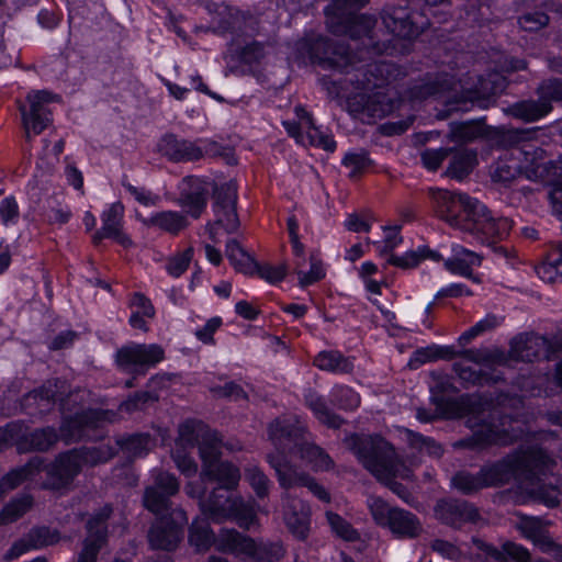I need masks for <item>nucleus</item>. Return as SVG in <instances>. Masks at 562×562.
<instances>
[{"label":"nucleus","instance_id":"a211bd4d","mask_svg":"<svg viewBox=\"0 0 562 562\" xmlns=\"http://www.w3.org/2000/svg\"><path fill=\"white\" fill-rule=\"evenodd\" d=\"M367 57L358 56L353 52V76L357 82L366 89L379 88L389 82L395 68L394 65L386 61H375L373 57L378 54L364 52Z\"/></svg>","mask_w":562,"mask_h":562},{"label":"nucleus","instance_id":"2f4dec72","mask_svg":"<svg viewBox=\"0 0 562 562\" xmlns=\"http://www.w3.org/2000/svg\"><path fill=\"white\" fill-rule=\"evenodd\" d=\"M284 521L290 532L300 540H304L310 531V507L300 499L285 494Z\"/></svg>","mask_w":562,"mask_h":562},{"label":"nucleus","instance_id":"f257e3e1","mask_svg":"<svg viewBox=\"0 0 562 562\" xmlns=\"http://www.w3.org/2000/svg\"><path fill=\"white\" fill-rule=\"evenodd\" d=\"M437 215L451 227L470 233L482 244L492 245L508 236L512 221L495 217L479 200L465 193L431 191Z\"/></svg>","mask_w":562,"mask_h":562},{"label":"nucleus","instance_id":"603ef678","mask_svg":"<svg viewBox=\"0 0 562 562\" xmlns=\"http://www.w3.org/2000/svg\"><path fill=\"white\" fill-rule=\"evenodd\" d=\"M33 505V497L24 494L7 504L0 512V525L13 522L23 516Z\"/></svg>","mask_w":562,"mask_h":562},{"label":"nucleus","instance_id":"774afa93","mask_svg":"<svg viewBox=\"0 0 562 562\" xmlns=\"http://www.w3.org/2000/svg\"><path fill=\"white\" fill-rule=\"evenodd\" d=\"M231 518H235L239 527L249 529L256 519V514L249 505L237 498L236 508L232 510Z\"/></svg>","mask_w":562,"mask_h":562},{"label":"nucleus","instance_id":"9b49d317","mask_svg":"<svg viewBox=\"0 0 562 562\" xmlns=\"http://www.w3.org/2000/svg\"><path fill=\"white\" fill-rule=\"evenodd\" d=\"M367 506L374 522L397 539H416L424 531L423 524L415 514L391 506L379 496H369Z\"/></svg>","mask_w":562,"mask_h":562},{"label":"nucleus","instance_id":"f8f14e48","mask_svg":"<svg viewBox=\"0 0 562 562\" xmlns=\"http://www.w3.org/2000/svg\"><path fill=\"white\" fill-rule=\"evenodd\" d=\"M213 210L215 213L214 223H209L206 229L209 231L211 239L216 243V227L221 226L227 234L237 232L240 222L236 213L237 188L235 182L229 181L221 186H216L213 192Z\"/></svg>","mask_w":562,"mask_h":562},{"label":"nucleus","instance_id":"7ed1b4c3","mask_svg":"<svg viewBox=\"0 0 562 562\" xmlns=\"http://www.w3.org/2000/svg\"><path fill=\"white\" fill-rule=\"evenodd\" d=\"M189 541L198 550H205L214 543L221 552L244 554L256 562H276L284 554L283 547L279 542H256L235 529H222L215 538L204 520L192 522Z\"/></svg>","mask_w":562,"mask_h":562},{"label":"nucleus","instance_id":"680f3d73","mask_svg":"<svg viewBox=\"0 0 562 562\" xmlns=\"http://www.w3.org/2000/svg\"><path fill=\"white\" fill-rule=\"evenodd\" d=\"M359 277L362 279L366 289L372 294L380 293V281L374 278L379 274L378 267L371 262L367 261L361 265L358 270Z\"/></svg>","mask_w":562,"mask_h":562},{"label":"nucleus","instance_id":"412c9836","mask_svg":"<svg viewBox=\"0 0 562 562\" xmlns=\"http://www.w3.org/2000/svg\"><path fill=\"white\" fill-rule=\"evenodd\" d=\"M66 394V382L59 379L46 381L40 389L29 392L22 401V405L34 408L30 414H45L52 409L57 401H63Z\"/></svg>","mask_w":562,"mask_h":562},{"label":"nucleus","instance_id":"a19ab883","mask_svg":"<svg viewBox=\"0 0 562 562\" xmlns=\"http://www.w3.org/2000/svg\"><path fill=\"white\" fill-rule=\"evenodd\" d=\"M450 155H452V158L446 170V175L457 180L464 179L477 162L476 153L472 149H451Z\"/></svg>","mask_w":562,"mask_h":562},{"label":"nucleus","instance_id":"473e14b6","mask_svg":"<svg viewBox=\"0 0 562 562\" xmlns=\"http://www.w3.org/2000/svg\"><path fill=\"white\" fill-rule=\"evenodd\" d=\"M325 24L335 36H349L351 33V0H333L325 8Z\"/></svg>","mask_w":562,"mask_h":562},{"label":"nucleus","instance_id":"6e6552de","mask_svg":"<svg viewBox=\"0 0 562 562\" xmlns=\"http://www.w3.org/2000/svg\"><path fill=\"white\" fill-rule=\"evenodd\" d=\"M268 434L277 450L283 454L297 453L315 471H325L330 468L333 462L329 456L305 439V429L301 424L277 418L269 425Z\"/></svg>","mask_w":562,"mask_h":562},{"label":"nucleus","instance_id":"864d4df0","mask_svg":"<svg viewBox=\"0 0 562 562\" xmlns=\"http://www.w3.org/2000/svg\"><path fill=\"white\" fill-rule=\"evenodd\" d=\"M235 25L231 32L234 38L241 36L252 37L259 33V19L248 11H241L235 18Z\"/></svg>","mask_w":562,"mask_h":562},{"label":"nucleus","instance_id":"72a5a7b5","mask_svg":"<svg viewBox=\"0 0 562 562\" xmlns=\"http://www.w3.org/2000/svg\"><path fill=\"white\" fill-rule=\"evenodd\" d=\"M555 465L553 464L543 472H538L532 479L530 486L526 487V492L536 501L543 503L549 507H555L562 498V476H558L553 482L543 483L540 475H546Z\"/></svg>","mask_w":562,"mask_h":562},{"label":"nucleus","instance_id":"cd10ccee","mask_svg":"<svg viewBox=\"0 0 562 562\" xmlns=\"http://www.w3.org/2000/svg\"><path fill=\"white\" fill-rule=\"evenodd\" d=\"M549 349V341L539 335L519 334L510 340L509 352L506 353L507 362L509 359L520 361H532Z\"/></svg>","mask_w":562,"mask_h":562},{"label":"nucleus","instance_id":"4be33fe9","mask_svg":"<svg viewBox=\"0 0 562 562\" xmlns=\"http://www.w3.org/2000/svg\"><path fill=\"white\" fill-rule=\"evenodd\" d=\"M266 45L258 41L245 42L233 38L224 55L227 68L236 71L240 65H258L266 57Z\"/></svg>","mask_w":562,"mask_h":562},{"label":"nucleus","instance_id":"39448f33","mask_svg":"<svg viewBox=\"0 0 562 562\" xmlns=\"http://www.w3.org/2000/svg\"><path fill=\"white\" fill-rule=\"evenodd\" d=\"M553 464V458L539 447L519 448L501 460L483 465L480 471L485 487H496L518 480L530 486L538 472Z\"/></svg>","mask_w":562,"mask_h":562},{"label":"nucleus","instance_id":"9d476101","mask_svg":"<svg viewBox=\"0 0 562 562\" xmlns=\"http://www.w3.org/2000/svg\"><path fill=\"white\" fill-rule=\"evenodd\" d=\"M459 355L462 357V360L456 361L452 368L464 386L495 384L502 380L497 374L488 373L483 370H475L469 364V362L486 368L506 366L507 357L504 350L497 347H481L463 350L462 352H458V356Z\"/></svg>","mask_w":562,"mask_h":562},{"label":"nucleus","instance_id":"052dcab7","mask_svg":"<svg viewBox=\"0 0 562 562\" xmlns=\"http://www.w3.org/2000/svg\"><path fill=\"white\" fill-rule=\"evenodd\" d=\"M450 153L451 148H427L420 153L422 162L426 169L436 171Z\"/></svg>","mask_w":562,"mask_h":562},{"label":"nucleus","instance_id":"423d86ee","mask_svg":"<svg viewBox=\"0 0 562 562\" xmlns=\"http://www.w3.org/2000/svg\"><path fill=\"white\" fill-rule=\"evenodd\" d=\"M358 449V458L380 482L408 505L415 502L412 493L396 477L411 480L412 470L398 458L395 449L386 441L379 439L358 448V438L353 435V450Z\"/></svg>","mask_w":562,"mask_h":562},{"label":"nucleus","instance_id":"c756f323","mask_svg":"<svg viewBox=\"0 0 562 562\" xmlns=\"http://www.w3.org/2000/svg\"><path fill=\"white\" fill-rule=\"evenodd\" d=\"M504 88L503 79L494 74L487 78H479V82L474 88L465 89L461 97L456 101L463 105L456 108L457 110H468L467 103H477L481 108H486L490 97L496 94Z\"/></svg>","mask_w":562,"mask_h":562},{"label":"nucleus","instance_id":"e433bc0d","mask_svg":"<svg viewBox=\"0 0 562 562\" xmlns=\"http://www.w3.org/2000/svg\"><path fill=\"white\" fill-rule=\"evenodd\" d=\"M481 256L461 245L452 246V257L445 261V267L452 273L463 277L472 274V267L481 265Z\"/></svg>","mask_w":562,"mask_h":562},{"label":"nucleus","instance_id":"aec40b11","mask_svg":"<svg viewBox=\"0 0 562 562\" xmlns=\"http://www.w3.org/2000/svg\"><path fill=\"white\" fill-rule=\"evenodd\" d=\"M209 183L195 176H187L179 186L178 204L193 218H199L207 204Z\"/></svg>","mask_w":562,"mask_h":562},{"label":"nucleus","instance_id":"4c0bfd02","mask_svg":"<svg viewBox=\"0 0 562 562\" xmlns=\"http://www.w3.org/2000/svg\"><path fill=\"white\" fill-rule=\"evenodd\" d=\"M44 469V458L32 457L27 463L11 470L0 481V488L3 492L11 491L22 484L25 480L33 477Z\"/></svg>","mask_w":562,"mask_h":562},{"label":"nucleus","instance_id":"58836bf2","mask_svg":"<svg viewBox=\"0 0 562 562\" xmlns=\"http://www.w3.org/2000/svg\"><path fill=\"white\" fill-rule=\"evenodd\" d=\"M552 110V105L540 95L538 100H524L512 104L507 113L525 122H535L546 116Z\"/></svg>","mask_w":562,"mask_h":562},{"label":"nucleus","instance_id":"09e8293b","mask_svg":"<svg viewBox=\"0 0 562 562\" xmlns=\"http://www.w3.org/2000/svg\"><path fill=\"white\" fill-rule=\"evenodd\" d=\"M144 223L146 225L158 227L170 234H178L188 225L186 216L179 212L173 211L156 213L150 218L144 221Z\"/></svg>","mask_w":562,"mask_h":562},{"label":"nucleus","instance_id":"4d7b16f0","mask_svg":"<svg viewBox=\"0 0 562 562\" xmlns=\"http://www.w3.org/2000/svg\"><path fill=\"white\" fill-rule=\"evenodd\" d=\"M447 89V80H425L411 88V98L415 100H423L428 97L437 95Z\"/></svg>","mask_w":562,"mask_h":562},{"label":"nucleus","instance_id":"3c124183","mask_svg":"<svg viewBox=\"0 0 562 562\" xmlns=\"http://www.w3.org/2000/svg\"><path fill=\"white\" fill-rule=\"evenodd\" d=\"M451 485L463 495H472L485 487L481 471H459L451 477Z\"/></svg>","mask_w":562,"mask_h":562},{"label":"nucleus","instance_id":"f03ea898","mask_svg":"<svg viewBox=\"0 0 562 562\" xmlns=\"http://www.w3.org/2000/svg\"><path fill=\"white\" fill-rule=\"evenodd\" d=\"M301 49L308 54L312 63L334 71L327 78H323V86L330 99L335 100L342 110L351 113V80L347 77H341L349 74L351 66V54L348 43H334L323 35H311L301 43Z\"/></svg>","mask_w":562,"mask_h":562},{"label":"nucleus","instance_id":"c85d7f7f","mask_svg":"<svg viewBox=\"0 0 562 562\" xmlns=\"http://www.w3.org/2000/svg\"><path fill=\"white\" fill-rule=\"evenodd\" d=\"M232 488L217 486L207 499L200 503L202 513L214 522H222L231 518L232 510L236 508L237 498L229 494Z\"/></svg>","mask_w":562,"mask_h":562},{"label":"nucleus","instance_id":"de8ad7c7","mask_svg":"<svg viewBox=\"0 0 562 562\" xmlns=\"http://www.w3.org/2000/svg\"><path fill=\"white\" fill-rule=\"evenodd\" d=\"M314 364L324 371L333 373H348L351 362L348 357L337 350L321 351L314 359Z\"/></svg>","mask_w":562,"mask_h":562},{"label":"nucleus","instance_id":"8fccbe9b","mask_svg":"<svg viewBox=\"0 0 562 562\" xmlns=\"http://www.w3.org/2000/svg\"><path fill=\"white\" fill-rule=\"evenodd\" d=\"M425 258L439 261L441 256L427 247H419L417 250H409L402 256L391 255L387 262L402 269H411L415 268Z\"/></svg>","mask_w":562,"mask_h":562},{"label":"nucleus","instance_id":"79ce46f5","mask_svg":"<svg viewBox=\"0 0 562 562\" xmlns=\"http://www.w3.org/2000/svg\"><path fill=\"white\" fill-rule=\"evenodd\" d=\"M518 528L522 536L538 547L542 552L547 548L552 538L548 531L547 525L539 518L527 517L521 519Z\"/></svg>","mask_w":562,"mask_h":562},{"label":"nucleus","instance_id":"6e6d98bb","mask_svg":"<svg viewBox=\"0 0 562 562\" xmlns=\"http://www.w3.org/2000/svg\"><path fill=\"white\" fill-rule=\"evenodd\" d=\"M310 269H303L300 267L297 270L299 284L302 288L311 285L325 277V270L323 267L322 260L317 255L311 254L310 258Z\"/></svg>","mask_w":562,"mask_h":562},{"label":"nucleus","instance_id":"13d9d810","mask_svg":"<svg viewBox=\"0 0 562 562\" xmlns=\"http://www.w3.org/2000/svg\"><path fill=\"white\" fill-rule=\"evenodd\" d=\"M405 434L409 445L413 448L418 449L420 452H426L432 457L441 456L442 448L434 439L424 437L423 435L414 432L409 429H406Z\"/></svg>","mask_w":562,"mask_h":562},{"label":"nucleus","instance_id":"bf43d9fd","mask_svg":"<svg viewBox=\"0 0 562 562\" xmlns=\"http://www.w3.org/2000/svg\"><path fill=\"white\" fill-rule=\"evenodd\" d=\"M245 479L254 488L258 497L262 498L268 495L270 481L259 468H247L245 470Z\"/></svg>","mask_w":562,"mask_h":562},{"label":"nucleus","instance_id":"f3484780","mask_svg":"<svg viewBox=\"0 0 562 562\" xmlns=\"http://www.w3.org/2000/svg\"><path fill=\"white\" fill-rule=\"evenodd\" d=\"M111 514L112 508L104 506L88 519L87 536L77 562H97L98 554L108 543V519Z\"/></svg>","mask_w":562,"mask_h":562},{"label":"nucleus","instance_id":"a878e982","mask_svg":"<svg viewBox=\"0 0 562 562\" xmlns=\"http://www.w3.org/2000/svg\"><path fill=\"white\" fill-rule=\"evenodd\" d=\"M123 214L124 206L120 202L113 203L110 209L102 214V227L92 236L94 245H99L103 238H112L125 248L132 245L131 238L122 232Z\"/></svg>","mask_w":562,"mask_h":562},{"label":"nucleus","instance_id":"f704fd0d","mask_svg":"<svg viewBox=\"0 0 562 562\" xmlns=\"http://www.w3.org/2000/svg\"><path fill=\"white\" fill-rule=\"evenodd\" d=\"M114 456L121 451L123 456L133 460L146 456L153 447H155V439L147 432H137L131 435H119L114 438Z\"/></svg>","mask_w":562,"mask_h":562},{"label":"nucleus","instance_id":"5fc2aeb1","mask_svg":"<svg viewBox=\"0 0 562 562\" xmlns=\"http://www.w3.org/2000/svg\"><path fill=\"white\" fill-rule=\"evenodd\" d=\"M482 127L474 122L451 123L449 139L452 142L469 143L482 136Z\"/></svg>","mask_w":562,"mask_h":562},{"label":"nucleus","instance_id":"20e7f679","mask_svg":"<svg viewBox=\"0 0 562 562\" xmlns=\"http://www.w3.org/2000/svg\"><path fill=\"white\" fill-rule=\"evenodd\" d=\"M179 438L184 446H198L203 461L202 476L216 481L218 486L234 488L240 479L238 468L229 462H222L221 438L217 431L201 422L187 420L179 427Z\"/></svg>","mask_w":562,"mask_h":562},{"label":"nucleus","instance_id":"c9c22d12","mask_svg":"<svg viewBox=\"0 0 562 562\" xmlns=\"http://www.w3.org/2000/svg\"><path fill=\"white\" fill-rule=\"evenodd\" d=\"M278 454L270 453L267 461L274 469L278 482L284 490L295 486H305L310 475L305 472L297 471L288 460L286 454L278 450Z\"/></svg>","mask_w":562,"mask_h":562},{"label":"nucleus","instance_id":"b1692460","mask_svg":"<svg viewBox=\"0 0 562 562\" xmlns=\"http://www.w3.org/2000/svg\"><path fill=\"white\" fill-rule=\"evenodd\" d=\"M60 539V533L56 529H50L46 526L33 527L20 540L13 543L7 553V558L14 559L29 550L54 546L58 543Z\"/></svg>","mask_w":562,"mask_h":562},{"label":"nucleus","instance_id":"393cba45","mask_svg":"<svg viewBox=\"0 0 562 562\" xmlns=\"http://www.w3.org/2000/svg\"><path fill=\"white\" fill-rule=\"evenodd\" d=\"M103 420V412L88 409L70 417L60 426V438L66 442L79 441L88 437V431L99 427Z\"/></svg>","mask_w":562,"mask_h":562},{"label":"nucleus","instance_id":"dca6fc26","mask_svg":"<svg viewBox=\"0 0 562 562\" xmlns=\"http://www.w3.org/2000/svg\"><path fill=\"white\" fill-rule=\"evenodd\" d=\"M165 358V351L157 344H133L122 347L116 352L117 364L136 374H145L147 369L155 367Z\"/></svg>","mask_w":562,"mask_h":562},{"label":"nucleus","instance_id":"ea45409f","mask_svg":"<svg viewBox=\"0 0 562 562\" xmlns=\"http://www.w3.org/2000/svg\"><path fill=\"white\" fill-rule=\"evenodd\" d=\"M304 401L322 424L330 428H339L345 423L339 415L331 413L325 398L317 392L308 390L304 395Z\"/></svg>","mask_w":562,"mask_h":562},{"label":"nucleus","instance_id":"37998d69","mask_svg":"<svg viewBox=\"0 0 562 562\" xmlns=\"http://www.w3.org/2000/svg\"><path fill=\"white\" fill-rule=\"evenodd\" d=\"M457 356L458 351H456L453 347L431 345L415 350L408 361V367L411 369H417L426 362L439 359L451 360Z\"/></svg>","mask_w":562,"mask_h":562},{"label":"nucleus","instance_id":"49530a36","mask_svg":"<svg viewBox=\"0 0 562 562\" xmlns=\"http://www.w3.org/2000/svg\"><path fill=\"white\" fill-rule=\"evenodd\" d=\"M226 256L235 269L245 274H254L257 261L239 245L236 239L226 244Z\"/></svg>","mask_w":562,"mask_h":562},{"label":"nucleus","instance_id":"1a4fd4ad","mask_svg":"<svg viewBox=\"0 0 562 562\" xmlns=\"http://www.w3.org/2000/svg\"><path fill=\"white\" fill-rule=\"evenodd\" d=\"M114 453L115 450L109 443L59 453L55 461L46 467L47 477L43 486L48 490L66 487L80 473L83 465L106 462L114 457Z\"/></svg>","mask_w":562,"mask_h":562},{"label":"nucleus","instance_id":"6ab92c4d","mask_svg":"<svg viewBox=\"0 0 562 562\" xmlns=\"http://www.w3.org/2000/svg\"><path fill=\"white\" fill-rule=\"evenodd\" d=\"M435 518L454 529L481 519L479 509L471 503L458 498L439 499L434 507Z\"/></svg>","mask_w":562,"mask_h":562},{"label":"nucleus","instance_id":"7c9ffc66","mask_svg":"<svg viewBox=\"0 0 562 562\" xmlns=\"http://www.w3.org/2000/svg\"><path fill=\"white\" fill-rule=\"evenodd\" d=\"M160 151L172 161H195L203 157L202 146L188 139L167 134L159 144Z\"/></svg>","mask_w":562,"mask_h":562},{"label":"nucleus","instance_id":"0e129e2a","mask_svg":"<svg viewBox=\"0 0 562 562\" xmlns=\"http://www.w3.org/2000/svg\"><path fill=\"white\" fill-rule=\"evenodd\" d=\"M538 95H540L549 104L552 101H562V80L550 79L543 81L537 89Z\"/></svg>","mask_w":562,"mask_h":562},{"label":"nucleus","instance_id":"5701e85b","mask_svg":"<svg viewBox=\"0 0 562 562\" xmlns=\"http://www.w3.org/2000/svg\"><path fill=\"white\" fill-rule=\"evenodd\" d=\"M376 19L368 14L353 13V50L383 54L386 45L376 38Z\"/></svg>","mask_w":562,"mask_h":562},{"label":"nucleus","instance_id":"4468645a","mask_svg":"<svg viewBox=\"0 0 562 562\" xmlns=\"http://www.w3.org/2000/svg\"><path fill=\"white\" fill-rule=\"evenodd\" d=\"M178 492L179 482L177 477L171 473L159 471L154 475L153 484L144 491L143 505L157 518L169 516L173 509L170 498Z\"/></svg>","mask_w":562,"mask_h":562},{"label":"nucleus","instance_id":"bb28decb","mask_svg":"<svg viewBox=\"0 0 562 562\" xmlns=\"http://www.w3.org/2000/svg\"><path fill=\"white\" fill-rule=\"evenodd\" d=\"M382 20L389 32L400 38H414L418 36L423 30V25L414 21L407 9L402 7H389L384 9Z\"/></svg>","mask_w":562,"mask_h":562},{"label":"nucleus","instance_id":"e2e57ef3","mask_svg":"<svg viewBox=\"0 0 562 562\" xmlns=\"http://www.w3.org/2000/svg\"><path fill=\"white\" fill-rule=\"evenodd\" d=\"M154 401H157V396H155L153 393L146 391L136 392L120 405V411L125 413H133L143 409L147 403Z\"/></svg>","mask_w":562,"mask_h":562},{"label":"nucleus","instance_id":"a18cd8bd","mask_svg":"<svg viewBox=\"0 0 562 562\" xmlns=\"http://www.w3.org/2000/svg\"><path fill=\"white\" fill-rule=\"evenodd\" d=\"M206 9L214 13L213 23L214 32L218 34H226L232 32L235 25V18L239 14L240 10L227 4H206Z\"/></svg>","mask_w":562,"mask_h":562},{"label":"nucleus","instance_id":"69168bd1","mask_svg":"<svg viewBox=\"0 0 562 562\" xmlns=\"http://www.w3.org/2000/svg\"><path fill=\"white\" fill-rule=\"evenodd\" d=\"M203 149V156H211V157H223L227 165H236L237 159L235 157L234 150L229 146H222L217 144L216 142L210 140L205 142V145L202 147Z\"/></svg>","mask_w":562,"mask_h":562},{"label":"nucleus","instance_id":"0eeeda50","mask_svg":"<svg viewBox=\"0 0 562 562\" xmlns=\"http://www.w3.org/2000/svg\"><path fill=\"white\" fill-rule=\"evenodd\" d=\"M472 435L457 445L472 449H485L491 446H509L520 438L522 430L512 426L509 416L498 409H483L468 420Z\"/></svg>","mask_w":562,"mask_h":562},{"label":"nucleus","instance_id":"c03bdc74","mask_svg":"<svg viewBox=\"0 0 562 562\" xmlns=\"http://www.w3.org/2000/svg\"><path fill=\"white\" fill-rule=\"evenodd\" d=\"M58 438L53 427L35 429L26 435L24 440L20 442L19 451L36 450L44 452L49 450L58 441Z\"/></svg>","mask_w":562,"mask_h":562},{"label":"nucleus","instance_id":"ddd939ff","mask_svg":"<svg viewBox=\"0 0 562 562\" xmlns=\"http://www.w3.org/2000/svg\"><path fill=\"white\" fill-rule=\"evenodd\" d=\"M188 517L182 508L172 509L169 516L157 518L148 531V541L153 549L172 551L183 537Z\"/></svg>","mask_w":562,"mask_h":562},{"label":"nucleus","instance_id":"2eb2a0df","mask_svg":"<svg viewBox=\"0 0 562 562\" xmlns=\"http://www.w3.org/2000/svg\"><path fill=\"white\" fill-rule=\"evenodd\" d=\"M26 99L30 110L27 111L23 104L19 106V110L22 115L25 138L30 140L31 133L38 135L52 123V113L47 104L56 100L57 97L46 90H38L31 91Z\"/></svg>","mask_w":562,"mask_h":562},{"label":"nucleus","instance_id":"338daca9","mask_svg":"<svg viewBox=\"0 0 562 562\" xmlns=\"http://www.w3.org/2000/svg\"><path fill=\"white\" fill-rule=\"evenodd\" d=\"M518 23L525 31L532 32L546 26L549 23V16L541 11L529 12L521 15Z\"/></svg>","mask_w":562,"mask_h":562}]
</instances>
